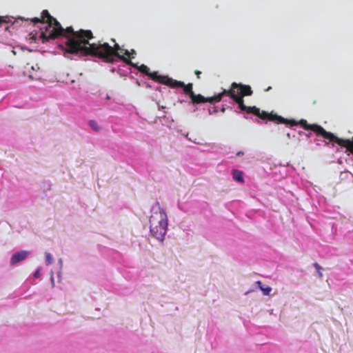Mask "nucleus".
Returning <instances> with one entry per match:
<instances>
[{"mask_svg":"<svg viewBox=\"0 0 353 353\" xmlns=\"http://www.w3.org/2000/svg\"><path fill=\"white\" fill-rule=\"evenodd\" d=\"M31 21L34 23L45 24V27L41 28V32L39 35L43 43L60 37L65 38V52L66 53L73 54L80 53L83 56L99 58L107 63H114L115 57H117L128 65L137 66L136 63H132L128 58L120 54L119 52H122L123 49L115 42L114 39H112L114 43L113 46H110L105 42L90 43L89 40L94 37L91 30L81 29L74 31L71 26L63 28L47 10L42 11L41 18L35 17Z\"/></svg>","mask_w":353,"mask_h":353,"instance_id":"f257e3e1","label":"nucleus"},{"mask_svg":"<svg viewBox=\"0 0 353 353\" xmlns=\"http://www.w3.org/2000/svg\"><path fill=\"white\" fill-rule=\"evenodd\" d=\"M159 210L154 212L150 217V230L152 236L160 241L164 240L168 228V217L164 210L157 202Z\"/></svg>","mask_w":353,"mask_h":353,"instance_id":"f03ea898","label":"nucleus"},{"mask_svg":"<svg viewBox=\"0 0 353 353\" xmlns=\"http://www.w3.org/2000/svg\"><path fill=\"white\" fill-rule=\"evenodd\" d=\"M241 92H243V96H251L253 94V91L250 85L233 82L230 89H224L223 92L218 95L220 96L221 100L223 96L226 95L229 96L234 101L235 97H237Z\"/></svg>","mask_w":353,"mask_h":353,"instance_id":"7ed1b4c3","label":"nucleus"},{"mask_svg":"<svg viewBox=\"0 0 353 353\" xmlns=\"http://www.w3.org/2000/svg\"><path fill=\"white\" fill-rule=\"evenodd\" d=\"M297 125H301L303 129L308 130H310L316 133L318 136H321L325 139H327L329 141H332L334 138V134L330 132H327L323 127L321 125L314 123V124H308L307 121L302 119L299 121H296Z\"/></svg>","mask_w":353,"mask_h":353,"instance_id":"20e7f679","label":"nucleus"},{"mask_svg":"<svg viewBox=\"0 0 353 353\" xmlns=\"http://www.w3.org/2000/svg\"><path fill=\"white\" fill-rule=\"evenodd\" d=\"M159 83L166 85L172 88H183L184 93L188 95L190 98L194 93L192 90V83H191L185 85L183 81H177L168 77H161V79L159 80Z\"/></svg>","mask_w":353,"mask_h":353,"instance_id":"39448f33","label":"nucleus"},{"mask_svg":"<svg viewBox=\"0 0 353 353\" xmlns=\"http://www.w3.org/2000/svg\"><path fill=\"white\" fill-rule=\"evenodd\" d=\"M261 119H268L271 121H276L278 123H285L290 124L292 126H295L296 124V121L294 119H288L279 116L276 114H274L272 112L269 113L266 111H261L259 108V112L257 114H254Z\"/></svg>","mask_w":353,"mask_h":353,"instance_id":"423d86ee","label":"nucleus"},{"mask_svg":"<svg viewBox=\"0 0 353 353\" xmlns=\"http://www.w3.org/2000/svg\"><path fill=\"white\" fill-rule=\"evenodd\" d=\"M43 70L37 63L31 65L28 63L25 66L24 74L32 80H39L42 77Z\"/></svg>","mask_w":353,"mask_h":353,"instance_id":"0eeeda50","label":"nucleus"},{"mask_svg":"<svg viewBox=\"0 0 353 353\" xmlns=\"http://www.w3.org/2000/svg\"><path fill=\"white\" fill-rule=\"evenodd\" d=\"M243 92H241L237 97H235L234 101L238 104L239 109L241 111H245L248 114H257L259 112V108L256 106H247L244 104Z\"/></svg>","mask_w":353,"mask_h":353,"instance_id":"6e6552de","label":"nucleus"},{"mask_svg":"<svg viewBox=\"0 0 353 353\" xmlns=\"http://www.w3.org/2000/svg\"><path fill=\"white\" fill-rule=\"evenodd\" d=\"M136 65H137V66H133V67L137 68L139 70V71H140L143 74L150 77L154 81H157L159 82V80L161 79V77H163V76H158L157 72L151 73L150 72L149 68L144 64H142L139 66H138L137 64H136Z\"/></svg>","mask_w":353,"mask_h":353,"instance_id":"1a4fd4ad","label":"nucleus"},{"mask_svg":"<svg viewBox=\"0 0 353 353\" xmlns=\"http://www.w3.org/2000/svg\"><path fill=\"white\" fill-rule=\"evenodd\" d=\"M331 141H334L338 145L343 146V147H345L347 149V150H349L350 152L353 153V141H351L349 139H341V138L336 137L334 134V138L332 139Z\"/></svg>","mask_w":353,"mask_h":353,"instance_id":"9d476101","label":"nucleus"},{"mask_svg":"<svg viewBox=\"0 0 353 353\" xmlns=\"http://www.w3.org/2000/svg\"><path fill=\"white\" fill-rule=\"evenodd\" d=\"M29 254V252L25 250L16 252L11 257L10 264L15 265L16 263L25 260Z\"/></svg>","mask_w":353,"mask_h":353,"instance_id":"9b49d317","label":"nucleus"},{"mask_svg":"<svg viewBox=\"0 0 353 353\" xmlns=\"http://www.w3.org/2000/svg\"><path fill=\"white\" fill-rule=\"evenodd\" d=\"M232 177L235 181H237L241 183H244L243 172L241 170H233Z\"/></svg>","mask_w":353,"mask_h":353,"instance_id":"f8f14e48","label":"nucleus"},{"mask_svg":"<svg viewBox=\"0 0 353 353\" xmlns=\"http://www.w3.org/2000/svg\"><path fill=\"white\" fill-rule=\"evenodd\" d=\"M190 99L193 103H197V104L205 103V97L202 96L200 94H196L194 93V94H192V96L190 97Z\"/></svg>","mask_w":353,"mask_h":353,"instance_id":"ddd939ff","label":"nucleus"},{"mask_svg":"<svg viewBox=\"0 0 353 353\" xmlns=\"http://www.w3.org/2000/svg\"><path fill=\"white\" fill-rule=\"evenodd\" d=\"M256 283L258 285L259 288L263 292L264 295L270 294V292L272 291V288H270L269 286L263 287L261 281H256Z\"/></svg>","mask_w":353,"mask_h":353,"instance_id":"4468645a","label":"nucleus"},{"mask_svg":"<svg viewBox=\"0 0 353 353\" xmlns=\"http://www.w3.org/2000/svg\"><path fill=\"white\" fill-rule=\"evenodd\" d=\"M89 125L90 126V128L94 130L95 132H98L99 130H100V127L99 125H98V123H97V121H94V120H90L89 121Z\"/></svg>","mask_w":353,"mask_h":353,"instance_id":"2eb2a0df","label":"nucleus"},{"mask_svg":"<svg viewBox=\"0 0 353 353\" xmlns=\"http://www.w3.org/2000/svg\"><path fill=\"white\" fill-rule=\"evenodd\" d=\"M214 101H216V102L221 101L220 96L216 95V96L212 97H205V103H206V102L212 103Z\"/></svg>","mask_w":353,"mask_h":353,"instance_id":"dca6fc26","label":"nucleus"},{"mask_svg":"<svg viewBox=\"0 0 353 353\" xmlns=\"http://www.w3.org/2000/svg\"><path fill=\"white\" fill-rule=\"evenodd\" d=\"M314 267L316 268V270H317V272H318V274H319V276L321 279L323 278V274L321 272V270H322V268L319 265V263H314L313 264Z\"/></svg>","mask_w":353,"mask_h":353,"instance_id":"f3484780","label":"nucleus"},{"mask_svg":"<svg viewBox=\"0 0 353 353\" xmlns=\"http://www.w3.org/2000/svg\"><path fill=\"white\" fill-rule=\"evenodd\" d=\"M53 259L52 255L50 253H46V262L48 265H51L52 263Z\"/></svg>","mask_w":353,"mask_h":353,"instance_id":"a211bd4d","label":"nucleus"},{"mask_svg":"<svg viewBox=\"0 0 353 353\" xmlns=\"http://www.w3.org/2000/svg\"><path fill=\"white\" fill-rule=\"evenodd\" d=\"M10 22V19L8 17H0V24L8 23Z\"/></svg>","mask_w":353,"mask_h":353,"instance_id":"6ab92c4d","label":"nucleus"},{"mask_svg":"<svg viewBox=\"0 0 353 353\" xmlns=\"http://www.w3.org/2000/svg\"><path fill=\"white\" fill-rule=\"evenodd\" d=\"M41 274H40V271L39 270H37L34 274V276L35 278H39Z\"/></svg>","mask_w":353,"mask_h":353,"instance_id":"aec40b11","label":"nucleus"},{"mask_svg":"<svg viewBox=\"0 0 353 353\" xmlns=\"http://www.w3.org/2000/svg\"><path fill=\"white\" fill-rule=\"evenodd\" d=\"M194 74L196 75V77H197V78H198V79H200V75H201V71H199V70H196L194 71Z\"/></svg>","mask_w":353,"mask_h":353,"instance_id":"412c9836","label":"nucleus"},{"mask_svg":"<svg viewBox=\"0 0 353 353\" xmlns=\"http://www.w3.org/2000/svg\"><path fill=\"white\" fill-rule=\"evenodd\" d=\"M123 52L125 55H126L128 57H130V52L128 50H123Z\"/></svg>","mask_w":353,"mask_h":353,"instance_id":"4be33fe9","label":"nucleus"},{"mask_svg":"<svg viewBox=\"0 0 353 353\" xmlns=\"http://www.w3.org/2000/svg\"><path fill=\"white\" fill-rule=\"evenodd\" d=\"M130 52V54H136V52L134 50H131V52Z\"/></svg>","mask_w":353,"mask_h":353,"instance_id":"5701e85b","label":"nucleus"},{"mask_svg":"<svg viewBox=\"0 0 353 353\" xmlns=\"http://www.w3.org/2000/svg\"><path fill=\"white\" fill-rule=\"evenodd\" d=\"M243 154V153L242 152H237L236 155H237V156H240V155H241V154Z\"/></svg>","mask_w":353,"mask_h":353,"instance_id":"b1692460","label":"nucleus"},{"mask_svg":"<svg viewBox=\"0 0 353 353\" xmlns=\"http://www.w3.org/2000/svg\"><path fill=\"white\" fill-rule=\"evenodd\" d=\"M272 89L271 86H269L267 89H265V91H269Z\"/></svg>","mask_w":353,"mask_h":353,"instance_id":"393cba45","label":"nucleus"},{"mask_svg":"<svg viewBox=\"0 0 353 353\" xmlns=\"http://www.w3.org/2000/svg\"><path fill=\"white\" fill-rule=\"evenodd\" d=\"M287 136H288V137H290V134H289V133H288V134H287Z\"/></svg>","mask_w":353,"mask_h":353,"instance_id":"a878e982","label":"nucleus"}]
</instances>
